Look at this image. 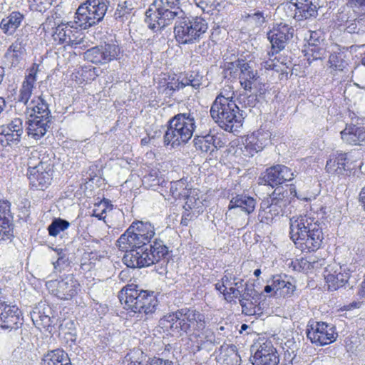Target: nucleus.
<instances>
[{
	"label": "nucleus",
	"instance_id": "680f3d73",
	"mask_svg": "<svg viewBox=\"0 0 365 365\" xmlns=\"http://www.w3.org/2000/svg\"><path fill=\"white\" fill-rule=\"evenodd\" d=\"M38 317L40 318L41 324L44 327H49L51 326L53 320L51 319L49 316L40 314Z\"/></svg>",
	"mask_w": 365,
	"mask_h": 365
},
{
	"label": "nucleus",
	"instance_id": "9b49d317",
	"mask_svg": "<svg viewBox=\"0 0 365 365\" xmlns=\"http://www.w3.org/2000/svg\"><path fill=\"white\" fill-rule=\"evenodd\" d=\"M307 339L318 346L329 345L336 340L337 332L335 328L324 322L310 320L307 326Z\"/></svg>",
	"mask_w": 365,
	"mask_h": 365
},
{
	"label": "nucleus",
	"instance_id": "09e8293b",
	"mask_svg": "<svg viewBox=\"0 0 365 365\" xmlns=\"http://www.w3.org/2000/svg\"><path fill=\"white\" fill-rule=\"evenodd\" d=\"M183 78L184 83H182V85H185V86H190L197 89L199 88L202 84L201 80L202 76L193 72L190 73L189 76Z\"/></svg>",
	"mask_w": 365,
	"mask_h": 365
},
{
	"label": "nucleus",
	"instance_id": "0e129e2a",
	"mask_svg": "<svg viewBox=\"0 0 365 365\" xmlns=\"http://www.w3.org/2000/svg\"><path fill=\"white\" fill-rule=\"evenodd\" d=\"M106 212V208L104 207L101 212H98V210L97 209H94L93 210V213H92V216L93 217H96V218H98L99 220H104L106 216L104 215V214Z\"/></svg>",
	"mask_w": 365,
	"mask_h": 365
},
{
	"label": "nucleus",
	"instance_id": "e433bc0d",
	"mask_svg": "<svg viewBox=\"0 0 365 365\" xmlns=\"http://www.w3.org/2000/svg\"><path fill=\"white\" fill-rule=\"evenodd\" d=\"M170 194L175 200L188 198L190 189L187 188V184L183 180L171 182L170 183Z\"/></svg>",
	"mask_w": 365,
	"mask_h": 365
},
{
	"label": "nucleus",
	"instance_id": "f704fd0d",
	"mask_svg": "<svg viewBox=\"0 0 365 365\" xmlns=\"http://www.w3.org/2000/svg\"><path fill=\"white\" fill-rule=\"evenodd\" d=\"M242 313L247 316H261L263 309L259 299L254 297H242L240 299Z\"/></svg>",
	"mask_w": 365,
	"mask_h": 365
},
{
	"label": "nucleus",
	"instance_id": "39448f33",
	"mask_svg": "<svg viewBox=\"0 0 365 365\" xmlns=\"http://www.w3.org/2000/svg\"><path fill=\"white\" fill-rule=\"evenodd\" d=\"M185 12L180 0H154L145 11V22L148 27L156 32L173 24Z\"/></svg>",
	"mask_w": 365,
	"mask_h": 365
},
{
	"label": "nucleus",
	"instance_id": "412c9836",
	"mask_svg": "<svg viewBox=\"0 0 365 365\" xmlns=\"http://www.w3.org/2000/svg\"><path fill=\"white\" fill-rule=\"evenodd\" d=\"M305 57L309 62L324 59L327 54L324 39L320 31H312L307 43L303 50Z\"/></svg>",
	"mask_w": 365,
	"mask_h": 365
},
{
	"label": "nucleus",
	"instance_id": "603ef678",
	"mask_svg": "<svg viewBox=\"0 0 365 365\" xmlns=\"http://www.w3.org/2000/svg\"><path fill=\"white\" fill-rule=\"evenodd\" d=\"M212 137L213 151L215 150V149L218 150L220 148H225L226 143L227 142V138L225 135L217 133V135H212Z\"/></svg>",
	"mask_w": 365,
	"mask_h": 365
},
{
	"label": "nucleus",
	"instance_id": "a18cd8bd",
	"mask_svg": "<svg viewBox=\"0 0 365 365\" xmlns=\"http://www.w3.org/2000/svg\"><path fill=\"white\" fill-rule=\"evenodd\" d=\"M289 267L294 271L305 272L313 269L314 264L308 261L307 258L300 257L292 260Z\"/></svg>",
	"mask_w": 365,
	"mask_h": 365
},
{
	"label": "nucleus",
	"instance_id": "7ed1b4c3",
	"mask_svg": "<svg viewBox=\"0 0 365 365\" xmlns=\"http://www.w3.org/2000/svg\"><path fill=\"white\" fill-rule=\"evenodd\" d=\"M290 238L302 252L317 251L322 245L324 232L321 225L314 218L300 216L290 225Z\"/></svg>",
	"mask_w": 365,
	"mask_h": 365
},
{
	"label": "nucleus",
	"instance_id": "49530a36",
	"mask_svg": "<svg viewBox=\"0 0 365 365\" xmlns=\"http://www.w3.org/2000/svg\"><path fill=\"white\" fill-rule=\"evenodd\" d=\"M242 115L235 113V110L230 107V133H235L238 132V129L242 127Z\"/></svg>",
	"mask_w": 365,
	"mask_h": 365
},
{
	"label": "nucleus",
	"instance_id": "c9c22d12",
	"mask_svg": "<svg viewBox=\"0 0 365 365\" xmlns=\"http://www.w3.org/2000/svg\"><path fill=\"white\" fill-rule=\"evenodd\" d=\"M133 10L134 6L133 5L132 1H124L123 2L119 3L118 4L113 17L115 21L120 23H124L132 16Z\"/></svg>",
	"mask_w": 365,
	"mask_h": 365
},
{
	"label": "nucleus",
	"instance_id": "6e6d98bb",
	"mask_svg": "<svg viewBox=\"0 0 365 365\" xmlns=\"http://www.w3.org/2000/svg\"><path fill=\"white\" fill-rule=\"evenodd\" d=\"M227 280H228V279L227 278L226 276H225V277H223L222 279L221 282H218L217 283L215 284L216 289L217 291H219L220 294H223L224 298H225V300H227V293H226L227 287L225 285V282H227Z\"/></svg>",
	"mask_w": 365,
	"mask_h": 365
},
{
	"label": "nucleus",
	"instance_id": "58836bf2",
	"mask_svg": "<svg viewBox=\"0 0 365 365\" xmlns=\"http://www.w3.org/2000/svg\"><path fill=\"white\" fill-rule=\"evenodd\" d=\"M25 53V48L22 41H15L9 48L6 55L9 59L12 66H16L22 59Z\"/></svg>",
	"mask_w": 365,
	"mask_h": 365
},
{
	"label": "nucleus",
	"instance_id": "a19ab883",
	"mask_svg": "<svg viewBox=\"0 0 365 365\" xmlns=\"http://www.w3.org/2000/svg\"><path fill=\"white\" fill-rule=\"evenodd\" d=\"M212 137L207 134L205 135H196L193 140L195 148L204 153L213 152Z\"/></svg>",
	"mask_w": 365,
	"mask_h": 365
},
{
	"label": "nucleus",
	"instance_id": "8fccbe9b",
	"mask_svg": "<svg viewBox=\"0 0 365 365\" xmlns=\"http://www.w3.org/2000/svg\"><path fill=\"white\" fill-rule=\"evenodd\" d=\"M14 219L11 212V203L8 200H0V220Z\"/></svg>",
	"mask_w": 365,
	"mask_h": 365
},
{
	"label": "nucleus",
	"instance_id": "20e7f679",
	"mask_svg": "<svg viewBox=\"0 0 365 365\" xmlns=\"http://www.w3.org/2000/svg\"><path fill=\"white\" fill-rule=\"evenodd\" d=\"M160 325L174 336H181L190 331L191 327L202 330L205 327V317L196 309L182 308L168 314L160 319Z\"/></svg>",
	"mask_w": 365,
	"mask_h": 365
},
{
	"label": "nucleus",
	"instance_id": "338daca9",
	"mask_svg": "<svg viewBox=\"0 0 365 365\" xmlns=\"http://www.w3.org/2000/svg\"><path fill=\"white\" fill-rule=\"evenodd\" d=\"M264 291L266 293H269V292H271L272 291H274V276L272 277V285H266V286L264 287Z\"/></svg>",
	"mask_w": 365,
	"mask_h": 365
},
{
	"label": "nucleus",
	"instance_id": "6e6552de",
	"mask_svg": "<svg viewBox=\"0 0 365 365\" xmlns=\"http://www.w3.org/2000/svg\"><path fill=\"white\" fill-rule=\"evenodd\" d=\"M207 21L200 16H180L174 27L176 41L181 44L193 43L198 41L207 30Z\"/></svg>",
	"mask_w": 365,
	"mask_h": 365
},
{
	"label": "nucleus",
	"instance_id": "2eb2a0df",
	"mask_svg": "<svg viewBox=\"0 0 365 365\" xmlns=\"http://www.w3.org/2000/svg\"><path fill=\"white\" fill-rule=\"evenodd\" d=\"M230 153L234 150L233 154L240 158H250L263 149V144L259 137L255 133L241 136L230 143Z\"/></svg>",
	"mask_w": 365,
	"mask_h": 365
},
{
	"label": "nucleus",
	"instance_id": "7c9ffc66",
	"mask_svg": "<svg viewBox=\"0 0 365 365\" xmlns=\"http://www.w3.org/2000/svg\"><path fill=\"white\" fill-rule=\"evenodd\" d=\"M41 365H72L68 354L62 349L48 351L41 359Z\"/></svg>",
	"mask_w": 365,
	"mask_h": 365
},
{
	"label": "nucleus",
	"instance_id": "6ab92c4d",
	"mask_svg": "<svg viewBox=\"0 0 365 365\" xmlns=\"http://www.w3.org/2000/svg\"><path fill=\"white\" fill-rule=\"evenodd\" d=\"M51 166L43 162H39L37 165L29 166L28 169V178L32 188L43 190L51 181Z\"/></svg>",
	"mask_w": 365,
	"mask_h": 365
},
{
	"label": "nucleus",
	"instance_id": "dca6fc26",
	"mask_svg": "<svg viewBox=\"0 0 365 365\" xmlns=\"http://www.w3.org/2000/svg\"><path fill=\"white\" fill-rule=\"evenodd\" d=\"M120 48L114 43H105L87 49L83 58L95 64H103L117 58Z\"/></svg>",
	"mask_w": 365,
	"mask_h": 365
},
{
	"label": "nucleus",
	"instance_id": "4c0bfd02",
	"mask_svg": "<svg viewBox=\"0 0 365 365\" xmlns=\"http://www.w3.org/2000/svg\"><path fill=\"white\" fill-rule=\"evenodd\" d=\"M126 230L138 232L150 238H153L155 235L154 225L148 221L135 220L132 222Z\"/></svg>",
	"mask_w": 365,
	"mask_h": 365
},
{
	"label": "nucleus",
	"instance_id": "393cba45",
	"mask_svg": "<svg viewBox=\"0 0 365 365\" xmlns=\"http://www.w3.org/2000/svg\"><path fill=\"white\" fill-rule=\"evenodd\" d=\"M212 119L224 130H228V98L220 93L214 101L210 108Z\"/></svg>",
	"mask_w": 365,
	"mask_h": 365
},
{
	"label": "nucleus",
	"instance_id": "b1692460",
	"mask_svg": "<svg viewBox=\"0 0 365 365\" xmlns=\"http://www.w3.org/2000/svg\"><path fill=\"white\" fill-rule=\"evenodd\" d=\"M24 133L23 122L20 118H14L6 126H4L0 132V143L3 146H15L21 140Z\"/></svg>",
	"mask_w": 365,
	"mask_h": 365
},
{
	"label": "nucleus",
	"instance_id": "864d4df0",
	"mask_svg": "<svg viewBox=\"0 0 365 365\" xmlns=\"http://www.w3.org/2000/svg\"><path fill=\"white\" fill-rule=\"evenodd\" d=\"M161 179L158 177V172L155 170H153L150 174L143 178V182L149 184L150 186L158 185Z\"/></svg>",
	"mask_w": 365,
	"mask_h": 365
},
{
	"label": "nucleus",
	"instance_id": "bf43d9fd",
	"mask_svg": "<svg viewBox=\"0 0 365 365\" xmlns=\"http://www.w3.org/2000/svg\"><path fill=\"white\" fill-rule=\"evenodd\" d=\"M68 257H58L57 259L55 262H53L54 269H61V266L65 264L68 262Z\"/></svg>",
	"mask_w": 365,
	"mask_h": 365
},
{
	"label": "nucleus",
	"instance_id": "aec40b11",
	"mask_svg": "<svg viewBox=\"0 0 365 365\" xmlns=\"http://www.w3.org/2000/svg\"><path fill=\"white\" fill-rule=\"evenodd\" d=\"M292 36L293 29L287 24L280 23L274 26L267 34L268 39L272 44L271 51L268 53L269 56H273L282 51Z\"/></svg>",
	"mask_w": 365,
	"mask_h": 365
},
{
	"label": "nucleus",
	"instance_id": "052dcab7",
	"mask_svg": "<svg viewBox=\"0 0 365 365\" xmlns=\"http://www.w3.org/2000/svg\"><path fill=\"white\" fill-rule=\"evenodd\" d=\"M192 216L191 213L186 210L182 215L180 225L182 226H187L189 222L192 220Z\"/></svg>",
	"mask_w": 365,
	"mask_h": 365
},
{
	"label": "nucleus",
	"instance_id": "f3484780",
	"mask_svg": "<svg viewBox=\"0 0 365 365\" xmlns=\"http://www.w3.org/2000/svg\"><path fill=\"white\" fill-rule=\"evenodd\" d=\"M351 164L348 153L337 151L329 155L324 170L330 176L343 178L351 173Z\"/></svg>",
	"mask_w": 365,
	"mask_h": 365
},
{
	"label": "nucleus",
	"instance_id": "ddd939ff",
	"mask_svg": "<svg viewBox=\"0 0 365 365\" xmlns=\"http://www.w3.org/2000/svg\"><path fill=\"white\" fill-rule=\"evenodd\" d=\"M52 294L61 300H71L80 291V283L73 274L61 277L59 279L50 280L46 284Z\"/></svg>",
	"mask_w": 365,
	"mask_h": 365
},
{
	"label": "nucleus",
	"instance_id": "de8ad7c7",
	"mask_svg": "<svg viewBox=\"0 0 365 365\" xmlns=\"http://www.w3.org/2000/svg\"><path fill=\"white\" fill-rule=\"evenodd\" d=\"M194 3L203 14L212 15L215 11V0H194Z\"/></svg>",
	"mask_w": 365,
	"mask_h": 365
},
{
	"label": "nucleus",
	"instance_id": "9d476101",
	"mask_svg": "<svg viewBox=\"0 0 365 365\" xmlns=\"http://www.w3.org/2000/svg\"><path fill=\"white\" fill-rule=\"evenodd\" d=\"M230 70L236 68L239 70L238 78L242 88L248 92H252L255 97L264 96L267 91L266 83L260 81V77L250 63L245 59H237L230 63Z\"/></svg>",
	"mask_w": 365,
	"mask_h": 365
},
{
	"label": "nucleus",
	"instance_id": "e2e57ef3",
	"mask_svg": "<svg viewBox=\"0 0 365 365\" xmlns=\"http://www.w3.org/2000/svg\"><path fill=\"white\" fill-rule=\"evenodd\" d=\"M361 302H353L351 303H349V304L344 305L343 307V310L349 311L354 309H358L361 307Z\"/></svg>",
	"mask_w": 365,
	"mask_h": 365
},
{
	"label": "nucleus",
	"instance_id": "f257e3e1",
	"mask_svg": "<svg viewBox=\"0 0 365 365\" xmlns=\"http://www.w3.org/2000/svg\"><path fill=\"white\" fill-rule=\"evenodd\" d=\"M150 237L138 232L126 230L117 240V246L125 254L123 263L130 268L148 267L163 261L166 262L168 248L160 238L151 242Z\"/></svg>",
	"mask_w": 365,
	"mask_h": 365
},
{
	"label": "nucleus",
	"instance_id": "774afa93",
	"mask_svg": "<svg viewBox=\"0 0 365 365\" xmlns=\"http://www.w3.org/2000/svg\"><path fill=\"white\" fill-rule=\"evenodd\" d=\"M55 252H56L57 257H67L66 254L62 249H55Z\"/></svg>",
	"mask_w": 365,
	"mask_h": 365
},
{
	"label": "nucleus",
	"instance_id": "13d9d810",
	"mask_svg": "<svg viewBox=\"0 0 365 365\" xmlns=\"http://www.w3.org/2000/svg\"><path fill=\"white\" fill-rule=\"evenodd\" d=\"M227 2H217V4L215 3V11H216V15H219L220 12L227 14Z\"/></svg>",
	"mask_w": 365,
	"mask_h": 365
},
{
	"label": "nucleus",
	"instance_id": "69168bd1",
	"mask_svg": "<svg viewBox=\"0 0 365 365\" xmlns=\"http://www.w3.org/2000/svg\"><path fill=\"white\" fill-rule=\"evenodd\" d=\"M282 0H264L265 4L274 6L279 4Z\"/></svg>",
	"mask_w": 365,
	"mask_h": 365
},
{
	"label": "nucleus",
	"instance_id": "1a4fd4ad",
	"mask_svg": "<svg viewBox=\"0 0 365 365\" xmlns=\"http://www.w3.org/2000/svg\"><path fill=\"white\" fill-rule=\"evenodd\" d=\"M110 5L109 0H86L75 14V24L81 29H87L101 22Z\"/></svg>",
	"mask_w": 365,
	"mask_h": 365
},
{
	"label": "nucleus",
	"instance_id": "a211bd4d",
	"mask_svg": "<svg viewBox=\"0 0 365 365\" xmlns=\"http://www.w3.org/2000/svg\"><path fill=\"white\" fill-rule=\"evenodd\" d=\"M293 179L294 173L292 169L282 164L267 168L261 178L264 185L272 187L281 186Z\"/></svg>",
	"mask_w": 365,
	"mask_h": 365
},
{
	"label": "nucleus",
	"instance_id": "0eeeda50",
	"mask_svg": "<svg viewBox=\"0 0 365 365\" xmlns=\"http://www.w3.org/2000/svg\"><path fill=\"white\" fill-rule=\"evenodd\" d=\"M195 128L193 113L175 115L168 122V128L163 136L164 145L175 148L187 143L193 135Z\"/></svg>",
	"mask_w": 365,
	"mask_h": 365
},
{
	"label": "nucleus",
	"instance_id": "4be33fe9",
	"mask_svg": "<svg viewBox=\"0 0 365 365\" xmlns=\"http://www.w3.org/2000/svg\"><path fill=\"white\" fill-rule=\"evenodd\" d=\"M4 299L0 288V327L4 329H16L20 322L21 312L16 306H10L5 303Z\"/></svg>",
	"mask_w": 365,
	"mask_h": 365
},
{
	"label": "nucleus",
	"instance_id": "c756f323",
	"mask_svg": "<svg viewBox=\"0 0 365 365\" xmlns=\"http://www.w3.org/2000/svg\"><path fill=\"white\" fill-rule=\"evenodd\" d=\"M287 275H274V294L286 298L290 297L296 290V286L289 280H287Z\"/></svg>",
	"mask_w": 365,
	"mask_h": 365
},
{
	"label": "nucleus",
	"instance_id": "72a5a7b5",
	"mask_svg": "<svg viewBox=\"0 0 365 365\" xmlns=\"http://www.w3.org/2000/svg\"><path fill=\"white\" fill-rule=\"evenodd\" d=\"M24 19L23 14L19 11H13L6 19H3L0 23V28L7 35H12L19 27Z\"/></svg>",
	"mask_w": 365,
	"mask_h": 365
},
{
	"label": "nucleus",
	"instance_id": "c85d7f7f",
	"mask_svg": "<svg viewBox=\"0 0 365 365\" xmlns=\"http://www.w3.org/2000/svg\"><path fill=\"white\" fill-rule=\"evenodd\" d=\"M263 62V67L266 70H272L281 74L287 73L288 70L291 68L292 61L290 58L284 54H279L272 58V56Z\"/></svg>",
	"mask_w": 365,
	"mask_h": 365
},
{
	"label": "nucleus",
	"instance_id": "f8f14e48",
	"mask_svg": "<svg viewBox=\"0 0 365 365\" xmlns=\"http://www.w3.org/2000/svg\"><path fill=\"white\" fill-rule=\"evenodd\" d=\"M74 22L62 23L56 27L53 34V39L58 43H65L74 48H83L86 47L87 41L85 35L78 30Z\"/></svg>",
	"mask_w": 365,
	"mask_h": 365
},
{
	"label": "nucleus",
	"instance_id": "bb28decb",
	"mask_svg": "<svg viewBox=\"0 0 365 365\" xmlns=\"http://www.w3.org/2000/svg\"><path fill=\"white\" fill-rule=\"evenodd\" d=\"M341 138L346 144L357 145L365 141V126L346 124L341 131Z\"/></svg>",
	"mask_w": 365,
	"mask_h": 365
},
{
	"label": "nucleus",
	"instance_id": "423d86ee",
	"mask_svg": "<svg viewBox=\"0 0 365 365\" xmlns=\"http://www.w3.org/2000/svg\"><path fill=\"white\" fill-rule=\"evenodd\" d=\"M118 298L125 309L138 314H153L158 305L154 292L143 290L134 284L123 287L119 292Z\"/></svg>",
	"mask_w": 365,
	"mask_h": 365
},
{
	"label": "nucleus",
	"instance_id": "5fc2aeb1",
	"mask_svg": "<svg viewBox=\"0 0 365 365\" xmlns=\"http://www.w3.org/2000/svg\"><path fill=\"white\" fill-rule=\"evenodd\" d=\"M244 281L240 279L239 282L235 283L236 287H230V295L232 294L235 298H240L242 297V292L244 290Z\"/></svg>",
	"mask_w": 365,
	"mask_h": 365
},
{
	"label": "nucleus",
	"instance_id": "cd10ccee",
	"mask_svg": "<svg viewBox=\"0 0 365 365\" xmlns=\"http://www.w3.org/2000/svg\"><path fill=\"white\" fill-rule=\"evenodd\" d=\"M319 0H291L296 8V15L301 19H307L317 14Z\"/></svg>",
	"mask_w": 365,
	"mask_h": 365
},
{
	"label": "nucleus",
	"instance_id": "5701e85b",
	"mask_svg": "<svg viewBox=\"0 0 365 365\" xmlns=\"http://www.w3.org/2000/svg\"><path fill=\"white\" fill-rule=\"evenodd\" d=\"M297 197L296 187L293 184L274 187L273 192L264 199L283 211Z\"/></svg>",
	"mask_w": 365,
	"mask_h": 365
},
{
	"label": "nucleus",
	"instance_id": "2f4dec72",
	"mask_svg": "<svg viewBox=\"0 0 365 365\" xmlns=\"http://www.w3.org/2000/svg\"><path fill=\"white\" fill-rule=\"evenodd\" d=\"M282 211L269 202V200L263 199L260 204V209L258 214V218L262 223L269 224L277 217Z\"/></svg>",
	"mask_w": 365,
	"mask_h": 365
},
{
	"label": "nucleus",
	"instance_id": "473e14b6",
	"mask_svg": "<svg viewBox=\"0 0 365 365\" xmlns=\"http://www.w3.org/2000/svg\"><path fill=\"white\" fill-rule=\"evenodd\" d=\"M256 205L255 200L246 195H237L230 201V210L239 207L247 214L252 213Z\"/></svg>",
	"mask_w": 365,
	"mask_h": 365
},
{
	"label": "nucleus",
	"instance_id": "37998d69",
	"mask_svg": "<svg viewBox=\"0 0 365 365\" xmlns=\"http://www.w3.org/2000/svg\"><path fill=\"white\" fill-rule=\"evenodd\" d=\"M328 62L330 68L336 71H343L348 66V63L344 58V53L341 51L331 53Z\"/></svg>",
	"mask_w": 365,
	"mask_h": 365
},
{
	"label": "nucleus",
	"instance_id": "c03bdc74",
	"mask_svg": "<svg viewBox=\"0 0 365 365\" xmlns=\"http://www.w3.org/2000/svg\"><path fill=\"white\" fill-rule=\"evenodd\" d=\"M69 226L68 221L58 217L52 220L47 230L50 236L56 237L61 232L68 229Z\"/></svg>",
	"mask_w": 365,
	"mask_h": 365
},
{
	"label": "nucleus",
	"instance_id": "f03ea898",
	"mask_svg": "<svg viewBox=\"0 0 365 365\" xmlns=\"http://www.w3.org/2000/svg\"><path fill=\"white\" fill-rule=\"evenodd\" d=\"M35 81V75L30 73L26 76L16 98L14 107L15 108L25 107L24 113L28 118V135L38 140L50 128L51 115L48 101L44 96H41L29 102Z\"/></svg>",
	"mask_w": 365,
	"mask_h": 365
},
{
	"label": "nucleus",
	"instance_id": "a878e982",
	"mask_svg": "<svg viewBox=\"0 0 365 365\" xmlns=\"http://www.w3.org/2000/svg\"><path fill=\"white\" fill-rule=\"evenodd\" d=\"M349 273L343 270L341 267L334 269L329 265L325 269V283L330 291H335L343 287L349 282Z\"/></svg>",
	"mask_w": 365,
	"mask_h": 365
},
{
	"label": "nucleus",
	"instance_id": "4d7b16f0",
	"mask_svg": "<svg viewBox=\"0 0 365 365\" xmlns=\"http://www.w3.org/2000/svg\"><path fill=\"white\" fill-rule=\"evenodd\" d=\"M145 365H173V363L169 360L154 357L146 361Z\"/></svg>",
	"mask_w": 365,
	"mask_h": 365
},
{
	"label": "nucleus",
	"instance_id": "79ce46f5",
	"mask_svg": "<svg viewBox=\"0 0 365 365\" xmlns=\"http://www.w3.org/2000/svg\"><path fill=\"white\" fill-rule=\"evenodd\" d=\"M14 219L0 220V241H11L14 237Z\"/></svg>",
	"mask_w": 365,
	"mask_h": 365
},
{
	"label": "nucleus",
	"instance_id": "4468645a",
	"mask_svg": "<svg viewBox=\"0 0 365 365\" xmlns=\"http://www.w3.org/2000/svg\"><path fill=\"white\" fill-rule=\"evenodd\" d=\"M253 365H277L279 355L272 342L265 338L258 339L252 346Z\"/></svg>",
	"mask_w": 365,
	"mask_h": 365
},
{
	"label": "nucleus",
	"instance_id": "ea45409f",
	"mask_svg": "<svg viewBox=\"0 0 365 365\" xmlns=\"http://www.w3.org/2000/svg\"><path fill=\"white\" fill-rule=\"evenodd\" d=\"M336 26L338 27L344 26L345 29L349 33H359V29H356V24H362L363 21L362 19H354L353 20V22L351 23V20L349 19V16L346 14L344 12L339 13L336 16V19L334 20Z\"/></svg>",
	"mask_w": 365,
	"mask_h": 365
},
{
	"label": "nucleus",
	"instance_id": "3c124183",
	"mask_svg": "<svg viewBox=\"0 0 365 365\" xmlns=\"http://www.w3.org/2000/svg\"><path fill=\"white\" fill-rule=\"evenodd\" d=\"M182 83H184V78H182L180 81L179 80H177L168 82L166 84V87L164 89V93L167 96H172L173 93L175 91H178L180 88H183L185 87V85H182Z\"/></svg>",
	"mask_w": 365,
	"mask_h": 365
}]
</instances>
